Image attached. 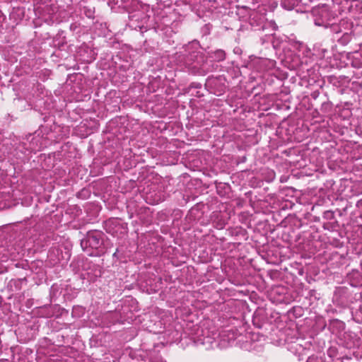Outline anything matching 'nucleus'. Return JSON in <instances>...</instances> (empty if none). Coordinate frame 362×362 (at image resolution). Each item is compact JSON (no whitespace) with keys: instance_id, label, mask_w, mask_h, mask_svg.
<instances>
[{"instance_id":"nucleus-1","label":"nucleus","mask_w":362,"mask_h":362,"mask_svg":"<svg viewBox=\"0 0 362 362\" xmlns=\"http://www.w3.org/2000/svg\"><path fill=\"white\" fill-rule=\"evenodd\" d=\"M219 337L220 334L216 332L202 329L201 334L198 332L194 337V342L204 346L206 349H214L220 345L217 341Z\"/></svg>"},{"instance_id":"nucleus-8","label":"nucleus","mask_w":362,"mask_h":362,"mask_svg":"<svg viewBox=\"0 0 362 362\" xmlns=\"http://www.w3.org/2000/svg\"><path fill=\"white\" fill-rule=\"evenodd\" d=\"M194 57V54H191V56H190V60H189V61L193 60V57Z\"/></svg>"},{"instance_id":"nucleus-4","label":"nucleus","mask_w":362,"mask_h":362,"mask_svg":"<svg viewBox=\"0 0 362 362\" xmlns=\"http://www.w3.org/2000/svg\"><path fill=\"white\" fill-rule=\"evenodd\" d=\"M213 57L218 62L223 61L225 59V52L221 49L216 50L214 53Z\"/></svg>"},{"instance_id":"nucleus-6","label":"nucleus","mask_w":362,"mask_h":362,"mask_svg":"<svg viewBox=\"0 0 362 362\" xmlns=\"http://www.w3.org/2000/svg\"><path fill=\"white\" fill-rule=\"evenodd\" d=\"M225 337H226V334H225V332H223L221 334H220L219 337L224 338ZM223 341H225V339H223Z\"/></svg>"},{"instance_id":"nucleus-3","label":"nucleus","mask_w":362,"mask_h":362,"mask_svg":"<svg viewBox=\"0 0 362 362\" xmlns=\"http://www.w3.org/2000/svg\"><path fill=\"white\" fill-rule=\"evenodd\" d=\"M281 5L283 8L287 10H292L296 5H298L297 0H281Z\"/></svg>"},{"instance_id":"nucleus-7","label":"nucleus","mask_w":362,"mask_h":362,"mask_svg":"<svg viewBox=\"0 0 362 362\" xmlns=\"http://www.w3.org/2000/svg\"><path fill=\"white\" fill-rule=\"evenodd\" d=\"M185 64H186L187 66H189L192 64V63L188 62V61H186L185 62Z\"/></svg>"},{"instance_id":"nucleus-2","label":"nucleus","mask_w":362,"mask_h":362,"mask_svg":"<svg viewBox=\"0 0 362 362\" xmlns=\"http://www.w3.org/2000/svg\"><path fill=\"white\" fill-rule=\"evenodd\" d=\"M101 234L99 233H90L87 236L86 244L88 245L89 247L95 249H98L102 245Z\"/></svg>"},{"instance_id":"nucleus-5","label":"nucleus","mask_w":362,"mask_h":362,"mask_svg":"<svg viewBox=\"0 0 362 362\" xmlns=\"http://www.w3.org/2000/svg\"><path fill=\"white\" fill-rule=\"evenodd\" d=\"M307 362H319V359L317 357L312 356L308 358Z\"/></svg>"}]
</instances>
